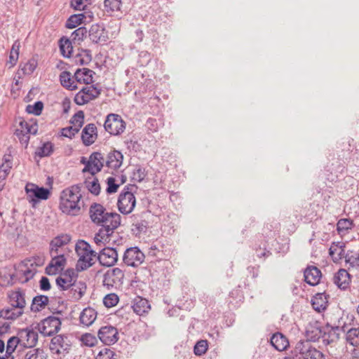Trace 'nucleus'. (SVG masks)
<instances>
[{"label":"nucleus","instance_id":"22","mask_svg":"<svg viewBox=\"0 0 359 359\" xmlns=\"http://www.w3.org/2000/svg\"><path fill=\"white\" fill-rule=\"evenodd\" d=\"M71 241L68 234H62L54 238L50 243V255H59V249L67 245Z\"/></svg>","mask_w":359,"mask_h":359},{"label":"nucleus","instance_id":"34","mask_svg":"<svg viewBox=\"0 0 359 359\" xmlns=\"http://www.w3.org/2000/svg\"><path fill=\"white\" fill-rule=\"evenodd\" d=\"M133 309L137 315H142L148 311L150 309V305L147 299L141 297H136L133 299Z\"/></svg>","mask_w":359,"mask_h":359},{"label":"nucleus","instance_id":"17","mask_svg":"<svg viewBox=\"0 0 359 359\" xmlns=\"http://www.w3.org/2000/svg\"><path fill=\"white\" fill-rule=\"evenodd\" d=\"M51 256L52 259L46 267V273L49 276L55 275L62 271L67 262L64 255H54Z\"/></svg>","mask_w":359,"mask_h":359},{"label":"nucleus","instance_id":"26","mask_svg":"<svg viewBox=\"0 0 359 359\" xmlns=\"http://www.w3.org/2000/svg\"><path fill=\"white\" fill-rule=\"evenodd\" d=\"M105 210V208L101 204L93 203L91 205L89 213L92 222L97 224H100L102 218L105 217L106 214H108Z\"/></svg>","mask_w":359,"mask_h":359},{"label":"nucleus","instance_id":"55","mask_svg":"<svg viewBox=\"0 0 359 359\" xmlns=\"http://www.w3.org/2000/svg\"><path fill=\"white\" fill-rule=\"evenodd\" d=\"M346 340L352 345L359 341V328H351L346 333Z\"/></svg>","mask_w":359,"mask_h":359},{"label":"nucleus","instance_id":"29","mask_svg":"<svg viewBox=\"0 0 359 359\" xmlns=\"http://www.w3.org/2000/svg\"><path fill=\"white\" fill-rule=\"evenodd\" d=\"M94 74L93 70L88 68L78 69L74 74V78L78 83L90 84L93 81Z\"/></svg>","mask_w":359,"mask_h":359},{"label":"nucleus","instance_id":"11","mask_svg":"<svg viewBox=\"0 0 359 359\" xmlns=\"http://www.w3.org/2000/svg\"><path fill=\"white\" fill-rule=\"evenodd\" d=\"M144 254L137 247H132L125 251L123 260L127 266L136 267L144 262Z\"/></svg>","mask_w":359,"mask_h":359},{"label":"nucleus","instance_id":"48","mask_svg":"<svg viewBox=\"0 0 359 359\" xmlns=\"http://www.w3.org/2000/svg\"><path fill=\"white\" fill-rule=\"evenodd\" d=\"M25 359H47V354L41 348L32 349L26 353Z\"/></svg>","mask_w":359,"mask_h":359},{"label":"nucleus","instance_id":"10","mask_svg":"<svg viewBox=\"0 0 359 359\" xmlns=\"http://www.w3.org/2000/svg\"><path fill=\"white\" fill-rule=\"evenodd\" d=\"M61 320L59 318L50 316L39 323V332L44 336H51L58 332L61 327Z\"/></svg>","mask_w":359,"mask_h":359},{"label":"nucleus","instance_id":"2","mask_svg":"<svg viewBox=\"0 0 359 359\" xmlns=\"http://www.w3.org/2000/svg\"><path fill=\"white\" fill-rule=\"evenodd\" d=\"M75 250L79 256L76 265L77 271L86 270L93 265L97 253L91 248L88 243L83 240L79 241L76 244Z\"/></svg>","mask_w":359,"mask_h":359},{"label":"nucleus","instance_id":"43","mask_svg":"<svg viewBox=\"0 0 359 359\" xmlns=\"http://www.w3.org/2000/svg\"><path fill=\"white\" fill-rule=\"evenodd\" d=\"M84 183L86 187L91 194L96 196L100 194L101 189L100 185L98 180L94 177V175L86 179Z\"/></svg>","mask_w":359,"mask_h":359},{"label":"nucleus","instance_id":"14","mask_svg":"<svg viewBox=\"0 0 359 359\" xmlns=\"http://www.w3.org/2000/svg\"><path fill=\"white\" fill-rule=\"evenodd\" d=\"M97 336L100 341L106 345L115 344L118 339V332L117 329L111 325L102 327L97 332Z\"/></svg>","mask_w":359,"mask_h":359},{"label":"nucleus","instance_id":"1","mask_svg":"<svg viewBox=\"0 0 359 359\" xmlns=\"http://www.w3.org/2000/svg\"><path fill=\"white\" fill-rule=\"evenodd\" d=\"M81 197V189L79 184L64 189L60 194V209L67 215H78L83 206Z\"/></svg>","mask_w":359,"mask_h":359},{"label":"nucleus","instance_id":"16","mask_svg":"<svg viewBox=\"0 0 359 359\" xmlns=\"http://www.w3.org/2000/svg\"><path fill=\"white\" fill-rule=\"evenodd\" d=\"M97 259L100 264L105 266H111L116 264L118 260V253L113 248H103L97 255Z\"/></svg>","mask_w":359,"mask_h":359},{"label":"nucleus","instance_id":"8","mask_svg":"<svg viewBox=\"0 0 359 359\" xmlns=\"http://www.w3.org/2000/svg\"><path fill=\"white\" fill-rule=\"evenodd\" d=\"M104 127L109 134L118 135L125 130L126 123L119 115L110 114L107 116Z\"/></svg>","mask_w":359,"mask_h":359},{"label":"nucleus","instance_id":"56","mask_svg":"<svg viewBox=\"0 0 359 359\" xmlns=\"http://www.w3.org/2000/svg\"><path fill=\"white\" fill-rule=\"evenodd\" d=\"M208 348L207 340H200L194 346V353L195 355L201 356L206 353Z\"/></svg>","mask_w":359,"mask_h":359},{"label":"nucleus","instance_id":"25","mask_svg":"<svg viewBox=\"0 0 359 359\" xmlns=\"http://www.w3.org/2000/svg\"><path fill=\"white\" fill-rule=\"evenodd\" d=\"M339 327L338 326L332 327L327 325L323 327V339L325 344H330L339 338Z\"/></svg>","mask_w":359,"mask_h":359},{"label":"nucleus","instance_id":"60","mask_svg":"<svg viewBox=\"0 0 359 359\" xmlns=\"http://www.w3.org/2000/svg\"><path fill=\"white\" fill-rule=\"evenodd\" d=\"M81 341L85 346L92 347L96 344L97 339L91 334L86 333L81 337Z\"/></svg>","mask_w":359,"mask_h":359},{"label":"nucleus","instance_id":"9","mask_svg":"<svg viewBox=\"0 0 359 359\" xmlns=\"http://www.w3.org/2000/svg\"><path fill=\"white\" fill-rule=\"evenodd\" d=\"M100 93L101 89L94 85L86 86L76 94L74 102L78 105H83L98 97Z\"/></svg>","mask_w":359,"mask_h":359},{"label":"nucleus","instance_id":"3","mask_svg":"<svg viewBox=\"0 0 359 359\" xmlns=\"http://www.w3.org/2000/svg\"><path fill=\"white\" fill-rule=\"evenodd\" d=\"M72 337L69 334H57L53 337L49 345L53 355L58 358H65L70 351L72 346Z\"/></svg>","mask_w":359,"mask_h":359},{"label":"nucleus","instance_id":"7","mask_svg":"<svg viewBox=\"0 0 359 359\" xmlns=\"http://www.w3.org/2000/svg\"><path fill=\"white\" fill-rule=\"evenodd\" d=\"M123 278L124 273L121 269H109L104 275L102 285L107 290H111L122 285Z\"/></svg>","mask_w":359,"mask_h":359},{"label":"nucleus","instance_id":"46","mask_svg":"<svg viewBox=\"0 0 359 359\" xmlns=\"http://www.w3.org/2000/svg\"><path fill=\"white\" fill-rule=\"evenodd\" d=\"M60 49L63 56L70 57L73 52L72 41L65 38L60 39Z\"/></svg>","mask_w":359,"mask_h":359},{"label":"nucleus","instance_id":"42","mask_svg":"<svg viewBox=\"0 0 359 359\" xmlns=\"http://www.w3.org/2000/svg\"><path fill=\"white\" fill-rule=\"evenodd\" d=\"M306 336L307 337L306 341H309L311 343V341H316L323 337V327L311 326L306 330Z\"/></svg>","mask_w":359,"mask_h":359},{"label":"nucleus","instance_id":"36","mask_svg":"<svg viewBox=\"0 0 359 359\" xmlns=\"http://www.w3.org/2000/svg\"><path fill=\"white\" fill-rule=\"evenodd\" d=\"M48 302L49 300L47 296L42 294L37 295L33 298L30 309L33 312L40 311L45 309Z\"/></svg>","mask_w":359,"mask_h":359},{"label":"nucleus","instance_id":"40","mask_svg":"<svg viewBox=\"0 0 359 359\" xmlns=\"http://www.w3.org/2000/svg\"><path fill=\"white\" fill-rule=\"evenodd\" d=\"M61 85L68 90H74L78 87L75 81L71 78V74L67 71L62 72L60 75Z\"/></svg>","mask_w":359,"mask_h":359},{"label":"nucleus","instance_id":"5","mask_svg":"<svg viewBox=\"0 0 359 359\" xmlns=\"http://www.w3.org/2000/svg\"><path fill=\"white\" fill-rule=\"evenodd\" d=\"M25 191L27 198L32 207H35L41 200L48 199L50 195L49 189L39 187L33 183H27L26 184Z\"/></svg>","mask_w":359,"mask_h":359},{"label":"nucleus","instance_id":"41","mask_svg":"<svg viewBox=\"0 0 359 359\" xmlns=\"http://www.w3.org/2000/svg\"><path fill=\"white\" fill-rule=\"evenodd\" d=\"M37 65V60L32 57L23 65H22V64L20 65V69L18 72V74H20V72H22L24 75H31L36 69Z\"/></svg>","mask_w":359,"mask_h":359},{"label":"nucleus","instance_id":"4","mask_svg":"<svg viewBox=\"0 0 359 359\" xmlns=\"http://www.w3.org/2000/svg\"><path fill=\"white\" fill-rule=\"evenodd\" d=\"M292 353L299 359H325L323 353L309 341H298Z\"/></svg>","mask_w":359,"mask_h":359},{"label":"nucleus","instance_id":"44","mask_svg":"<svg viewBox=\"0 0 359 359\" xmlns=\"http://www.w3.org/2000/svg\"><path fill=\"white\" fill-rule=\"evenodd\" d=\"M346 264L352 268L359 269V252L348 250L344 256Z\"/></svg>","mask_w":359,"mask_h":359},{"label":"nucleus","instance_id":"50","mask_svg":"<svg viewBox=\"0 0 359 359\" xmlns=\"http://www.w3.org/2000/svg\"><path fill=\"white\" fill-rule=\"evenodd\" d=\"M87 32H88L86 27H79L72 32L71 35L72 41L74 43H79L80 41H83V38L86 36Z\"/></svg>","mask_w":359,"mask_h":359},{"label":"nucleus","instance_id":"54","mask_svg":"<svg viewBox=\"0 0 359 359\" xmlns=\"http://www.w3.org/2000/svg\"><path fill=\"white\" fill-rule=\"evenodd\" d=\"M43 108V103L41 101H37L34 104H29L26 107V111L39 116L41 114Z\"/></svg>","mask_w":359,"mask_h":359},{"label":"nucleus","instance_id":"21","mask_svg":"<svg viewBox=\"0 0 359 359\" xmlns=\"http://www.w3.org/2000/svg\"><path fill=\"white\" fill-rule=\"evenodd\" d=\"M8 303L11 306H16L18 309H25V294L21 289L11 291L8 295Z\"/></svg>","mask_w":359,"mask_h":359},{"label":"nucleus","instance_id":"47","mask_svg":"<svg viewBox=\"0 0 359 359\" xmlns=\"http://www.w3.org/2000/svg\"><path fill=\"white\" fill-rule=\"evenodd\" d=\"M353 227V220L350 219H341L337 224V230L339 233H346Z\"/></svg>","mask_w":359,"mask_h":359},{"label":"nucleus","instance_id":"59","mask_svg":"<svg viewBox=\"0 0 359 359\" xmlns=\"http://www.w3.org/2000/svg\"><path fill=\"white\" fill-rule=\"evenodd\" d=\"M114 231L109 228L101 226L97 233L100 238L108 243L110 242V237L114 233Z\"/></svg>","mask_w":359,"mask_h":359},{"label":"nucleus","instance_id":"58","mask_svg":"<svg viewBox=\"0 0 359 359\" xmlns=\"http://www.w3.org/2000/svg\"><path fill=\"white\" fill-rule=\"evenodd\" d=\"M18 344H20L18 337H11L7 341L6 353L8 355H13L12 353L14 352Z\"/></svg>","mask_w":359,"mask_h":359},{"label":"nucleus","instance_id":"64","mask_svg":"<svg viewBox=\"0 0 359 359\" xmlns=\"http://www.w3.org/2000/svg\"><path fill=\"white\" fill-rule=\"evenodd\" d=\"M19 273H21L22 276V277L20 278V281L22 283H26L33 278L36 273V271L35 269H26L25 270H21L20 271H19Z\"/></svg>","mask_w":359,"mask_h":359},{"label":"nucleus","instance_id":"27","mask_svg":"<svg viewBox=\"0 0 359 359\" xmlns=\"http://www.w3.org/2000/svg\"><path fill=\"white\" fill-rule=\"evenodd\" d=\"M334 283L340 289H346L350 284L351 278L349 273L345 269H339L333 277Z\"/></svg>","mask_w":359,"mask_h":359},{"label":"nucleus","instance_id":"23","mask_svg":"<svg viewBox=\"0 0 359 359\" xmlns=\"http://www.w3.org/2000/svg\"><path fill=\"white\" fill-rule=\"evenodd\" d=\"M121 224V215L116 212H108L105 215V217L102 218V221L100 222V225L102 227L109 228L113 231L117 229Z\"/></svg>","mask_w":359,"mask_h":359},{"label":"nucleus","instance_id":"49","mask_svg":"<svg viewBox=\"0 0 359 359\" xmlns=\"http://www.w3.org/2000/svg\"><path fill=\"white\" fill-rule=\"evenodd\" d=\"M121 5V0H104V7L107 13L120 11Z\"/></svg>","mask_w":359,"mask_h":359},{"label":"nucleus","instance_id":"52","mask_svg":"<svg viewBox=\"0 0 359 359\" xmlns=\"http://www.w3.org/2000/svg\"><path fill=\"white\" fill-rule=\"evenodd\" d=\"M91 60L90 51L89 50H82L81 53L76 55V62L81 65H87Z\"/></svg>","mask_w":359,"mask_h":359},{"label":"nucleus","instance_id":"57","mask_svg":"<svg viewBox=\"0 0 359 359\" xmlns=\"http://www.w3.org/2000/svg\"><path fill=\"white\" fill-rule=\"evenodd\" d=\"M118 297L115 293H110L107 294L103 299V303L105 306L108 308L116 306L118 302Z\"/></svg>","mask_w":359,"mask_h":359},{"label":"nucleus","instance_id":"33","mask_svg":"<svg viewBox=\"0 0 359 359\" xmlns=\"http://www.w3.org/2000/svg\"><path fill=\"white\" fill-rule=\"evenodd\" d=\"M271 344L278 351H282L289 346V341L285 336L280 332H276L271 337Z\"/></svg>","mask_w":359,"mask_h":359},{"label":"nucleus","instance_id":"13","mask_svg":"<svg viewBox=\"0 0 359 359\" xmlns=\"http://www.w3.org/2000/svg\"><path fill=\"white\" fill-rule=\"evenodd\" d=\"M149 216V212H143L140 214L133 215L131 217L133 219L132 231L135 235H139L147 231L149 226L147 219Z\"/></svg>","mask_w":359,"mask_h":359},{"label":"nucleus","instance_id":"53","mask_svg":"<svg viewBox=\"0 0 359 359\" xmlns=\"http://www.w3.org/2000/svg\"><path fill=\"white\" fill-rule=\"evenodd\" d=\"M146 176L147 172L145 168L140 166H136L133 171L131 177L134 182H140L145 178Z\"/></svg>","mask_w":359,"mask_h":359},{"label":"nucleus","instance_id":"20","mask_svg":"<svg viewBox=\"0 0 359 359\" xmlns=\"http://www.w3.org/2000/svg\"><path fill=\"white\" fill-rule=\"evenodd\" d=\"M93 18L92 12H84L79 14L72 15L66 22V27L73 29L83 22H86L87 18L90 21Z\"/></svg>","mask_w":359,"mask_h":359},{"label":"nucleus","instance_id":"37","mask_svg":"<svg viewBox=\"0 0 359 359\" xmlns=\"http://www.w3.org/2000/svg\"><path fill=\"white\" fill-rule=\"evenodd\" d=\"M21 132L25 133L29 136L32 135H36L38 131V125L36 121L33 120L25 121L22 120L20 121L19 128Z\"/></svg>","mask_w":359,"mask_h":359},{"label":"nucleus","instance_id":"51","mask_svg":"<svg viewBox=\"0 0 359 359\" xmlns=\"http://www.w3.org/2000/svg\"><path fill=\"white\" fill-rule=\"evenodd\" d=\"M84 121V113L83 111H79L76 112L71 118L70 123L73 125V127L77 128L79 131L82 127Z\"/></svg>","mask_w":359,"mask_h":359},{"label":"nucleus","instance_id":"28","mask_svg":"<svg viewBox=\"0 0 359 359\" xmlns=\"http://www.w3.org/2000/svg\"><path fill=\"white\" fill-rule=\"evenodd\" d=\"M345 244L343 242H333L329 249V254L334 262H338L344 257Z\"/></svg>","mask_w":359,"mask_h":359},{"label":"nucleus","instance_id":"15","mask_svg":"<svg viewBox=\"0 0 359 359\" xmlns=\"http://www.w3.org/2000/svg\"><path fill=\"white\" fill-rule=\"evenodd\" d=\"M20 345L26 347H34L38 341V333L31 328H25L20 330L18 334Z\"/></svg>","mask_w":359,"mask_h":359},{"label":"nucleus","instance_id":"19","mask_svg":"<svg viewBox=\"0 0 359 359\" xmlns=\"http://www.w3.org/2000/svg\"><path fill=\"white\" fill-rule=\"evenodd\" d=\"M97 137V127L94 123L87 124L82 130L81 140L85 146L93 144Z\"/></svg>","mask_w":359,"mask_h":359},{"label":"nucleus","instance_id":"62","mask_svg":"<svg viewBox=\"0 0 359 359\" xmlns=\"http://www.w3.org/2000/svg\"><path fill=\"white\" fill-rule=\"evenodd\" d=\"M116 354L110 349L104 348L100 351L96 359H116Z\"/></svg>","mask_w":359,"mask_h":359},{"label":"nucleus","instance_id":"61","mask_svg":"<svg viewBox=\"0 0 359 359\" xmlns=\"http://www.w3.org/2000/svg\"><path fill=\"white\" fill-rule=\"evenodd\" d=\"M53 151V145L50 142H46L39 149L37 154L41 157L48 156Z\"/></svg>","mask_w":359,"mask_h":359},{"label":"nucleus","instance_id":"12","mask_svg":"<svg viewBox=\"0 0 359 359\" xmlns=\"http://www.w3.org/2000/svg\"><path fill=\"white\" fill-rule=\"evenodd\" d=\"M104 157L100 152H93L86 161V165L83 169V172H90L91 175H95L99 172L104 164Z\"/></svg>","mask_w":359,"mask_h":359},{"label":"nucleus","instance_id":"35","mask_svg":"<svg viewBox=\"0 0 359 359\" xmlns=\"http://www.w3.org/2000/svg\"><path fill=\"white\" fill-rule=\"evenodd\" d=\"M123 163V155L118 151L110 152L106 161V165L110 168L117 169L121 167Z\"/></svg>","mask_w":359,"mask_h":359},{"label":"nucleus","instance_id":"18","mask_svg":"<svg viewBox=\"0 0 359 359\" xmlns=\"http://www.w3.org/2000/svg\"><path fill=\"white\" fill-rule=\"evenodd\" d=\"M88 36L90 39L95 43H104L108 38L105 29L98 24H94L90 27L88 31Z\"/></svg>","mask_w":359,"mask_h":359},{"label":"nucleus","instance_id":"38","mask_svg":"<svg viewBox=\"0 0 359 359\" xmlns=\"http://www.w3.org/2000/svg\"><path fill=\"white\" fill-rule=\"evenodd\" d=\"M67 271L56 278V284L62 290H67L72 288L74 280Z\"/></svg>","mask_w":359,"mask_h":359},{"label":"nucleus","instance_id":"6","mask_svg":"<svg viewBox=\"0 0 359 359\" xmlns=\"http://www.w3.org/2000/svg\"><path fill=\"white\" fill-rule=\"evenodd\" d=\"M136 199L128 187L120 193L117 205L118 210L124 215L130 213L135 207Z\"/></svg>","mask_w":359,"mask_h":359},{"label":"nucleus","instance_id":"63","mask_svg":"<svg viewBox=\"0 0 359 359\" xmlns=\"http://www.w3.org/2000/svg\"><path fill=\"white\" fill-rule=\"evenodd\" d=\"M107 194H114L116 193L118 190V188L119 187L118 184H116V180L114 177H109L107 179Z\"/></svg>","mask_w":359,"mask_h":359},{"label":"nucleus","instance_id":"24","mask_svg":"<svg viewBox=\"0 0 359 359\" xmlns=\"http://www.w3.org/2000/svg\"><path fill=\"white\" fill-rule=\"evenodd\" d=\"M321 271L314 266H308L304 271V280L310 285H316L321 278Z\"/></svg>","mask_w":359,"mask_h":359},{"label":"nucleus","instance_id":"45","mask_svg":"<svg viewBox=\"0 0 359 359\" xmlns=\"http://www.w3.org/2000/svg\"><path fill=\"white\" fill-rule=\"evenodd\" d=\"M86 291V285L83 282L75 283H73V285L70 290L71 292H73V297L76 299H81Z\"/></svg>","mask_w":359,"mask_h":359},{"label":"nucleus","instance_id":"32","mask_svg":"<svg viewBox=\"0 0 359 359\" xmlns=\"http://www.w3.org/2000/svg\"><path fill=\"white\" fill-rule=\"evenodd\" d=\"M97 318V312L91 307L85 308L80 314V323L85 326L91 325Z\"/></svg>","mask_w":359,"mask_h":359},{"label":"nucleus","instance_id":"31","mask_svg":"<svg viewBox=\"0 0 359 359\" xmlns=\"http://www.w3.org/2000/svg\"><path fill=\"white\" fill-rule=\"evenodd\" d=\"M327 303V298L325 293H317L311 299L313 309L319 313L326 309Z\"/></svg>","mask_w":359,"mask_h":359},{"label":"nucleus","instance_id":"30","mask_svg":"<svg viewBox=\"0 0 359 359\" xmlns=\"http://www.w3.org/2000/svg\"><path fill=\"white\" fill-rule=\"evenodd\" d=\"M23 309H18L16 306H11L0 310V318L7 320H15L24 313Z\"/></svg>","mask_w":359,"mask_h":359},{"label":"nucleus","instance_id":"39","mask_svg":"<svg viewBox=\"0 0 359 359\" xmlns=\"http://www.w3.org/2000/svg\"><path fill=\"white\" fill-rule=\"evenodd\" d=\"M20 48V43L19 41H15L10 51L9 59L7 61V64L9 65V69L16 65L19 57Z\"/></svg>","mask_w":359,"mask_h":359}]
</instances>
